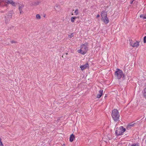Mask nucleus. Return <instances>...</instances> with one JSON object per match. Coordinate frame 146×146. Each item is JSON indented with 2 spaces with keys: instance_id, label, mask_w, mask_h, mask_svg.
I'll return each instance as SVG.
<instances>
[{
  "instance_id": "nucleus-1",
  "label": "nucleus",
  "mask_w": 146,
  "mask_h": 146,
  "mask_svg": "<svg viewBox=\"0 0 146 146\" xmlns=\"http://www.w3.org/2000/svg\"><path fill=\"white\" fill-rule=\"evenodd\" d=\"M88 50V47L87 44L82 45L80 46V49L78 50V52L82 54H85Z\"/></svg>"
},
{
  "instance_id": "nucleus-2",
  "label": "nucleus",
  "mask_w": 146,
  "mask_h": 146,
  "mask_svg": "<svg viewBox=\"0 0 146 146\" xmlns=\"http://www.w3.org/2000/svg\"><path fill=\"white\" fill-rule=\"evenodd\" d=\"M111 116L115 121H117L119 120V112L117 109H114L112 110Z\"/></svg>"
},
{
  "instance_id": "nucleus-3",
  "label": "nucleus",
  "mask_w": 146,
  "mask_h": 146,
  "mask_svg": "<svg viewBox=\"0 0 146 146\" xmlns=\"http://www.w3.org/2000/svg\"><path fill=\"white\" fill-rule=\"evenodd\" d=\"M125 131V128H123V126H121L119 128H116L115 133L116 135L119 136L122 135Z\"/></svg>"
},
{
  "instance_id": "nucleus-4",
  "label": "nucleus",
  "mask_w": 146,
  "mask_h": 146,
  "mask_svg": "<svg viewBox=\"0 0 146 146\" xmlns=\"http://www.w3.org/2000/svg\"><path fill=\"white\" fill-rule=\"evenodd\" d=\"M115 75L116 78L118 79H120L123 76H124L122 71L118 68L116 69V71L115 72Z\"/></svg>"
},
{
  "instance_id": "nucleus-5",
  "label": "nucleus",
  "mask_w": 146,
  "mask_h": 146,
  "mask_svg": "<svg viewBox=\"0 0 146 146\" xmlns=\"http://www.w3.org/2000/svg\"><path fill=\"white\" fill-rule=\"evenodd\" d=\"M12 15L11 13H9L7 14L6 16H5V23L6 24L9 23L10 19L12 18Z\"/></svg>"
},
{
  "instance_id": "nucleus-6",
  "label": "nucleus",
  "mask_w": 146,
  "mask_h": 146,
  "mask_svg": "<svg viewBox=\"0 0 146 146\" xmlns=\"http://www.w3.org/2000/svg\"><path fill=\"white\" fill-rule=\"evenodd\" d=\"M139 42L136 41L135 42H133L132 40L130 41L129 44L131 46L135 47H137L139 45Z\"/></svg>"
},
{
  "instance_id": "nucleus-7",
  "label": "nucleus",
  "mask_w": 146,
  "mask_h": 146,
  "mask_svg": "<svg viewBox=\"0 0 146 146\" xmlns=\"http://www.w3.org/2000/svg\"><path fill=\"white\" fill-rule=\"evenodd\" d=\"M89 67V64L88 63H87L84 65L81 66L80 67L81 68V70H83L85 69L88 68Z\"/></svg>"
},
{
  "instance_id": "nucleus-8",
  "label": "nucleus",
  "mask_w": 146,
  "mask_h": 146,
  "mask_svg": "<svg viewBox=\"0 0 146 146\" xmlns=\"http://www.w3.org/2000/svg\"><path fill=\"white\" fill-rule=\"evenodd\" d=\"M101 15L102 18L107 17V12L105 11H103L101 12Z\"/></svg>"
},
{
  "instance_id": "nucleus-9",
  "label": "nucleus",
  "mask_w": 146,
  "mask_h": 146,
  "mask_svg": "<svg viewBox=\"0 0 146 146\" xmlns=\"http://www.w3.org/2000/svg\"><path fill=\"white\" fill-rule=\"evenodd\" d=\"M106 24H108L109 21V19L107 17L102 18L101 19Z\"/></svg>"
},
{
  "instance_id": "nucleus-10",
  "label": "nucleus",
  "mask_w": 146,
  "mask_h": 146,
  "mask_svg": "<svg viewBox=\"0 0 146 146\" xmlns=\"http://www.w3.org/2000/svg\"><path fill=\"white\" fill-rule=\"evenodd\" d=\"M5 2L8 4H10L13 6H15V3L12 0H5Z\"/></svg>"
},
{
  "instance_id": "nucleus-11",
  "label": "nucleus",
  "mask_w": 146,
  "mask_h": 146,
  "mask_svg": "<svg viewBox=\"0 0 146 146\" xmlns=\"http://www.w3.org/2000/svg\"><path fill=\"white\" fill-rule=\"evenodd\" d=\"M103 90H100L99 91V94L97 95V97L98 98H100L101 97L103 94Z\"/></svg>"
},
{
  "instance_id": "nucleus-12",
  "label": "nucleus",
  "mask_w": 146,
  "mask_h": 146,
  "mask_svg": "<svg viewBox=\"0 0 146 146\" xmlns=\"http://www.w3.org/2000/svg\"><path fill=\"white\" fill-rule=\"evenodd\" d=\"M54 9L57 11H59L60 10V6L59 5H56L54 7Z\"/></svg>"
},
{
  "instance_id": "nucleus-13",
  "label": "nucleus",
  "mask_w": 146,
  "mask_h": 146,
  "mask_svg": "<svg viewBox=\"0 0 146 146\" xmlns=\"http://www.w3.org/2000/svg\"><path fill=\"white\" fill-rule=\"evenodd\" d=\"M75 138L74 135L72 134L70 136V141L71 142H72Z\"/></svg>"
},
{
  "instance_id": "nucleus-14",
  "label": "nucleus",
  "mask_w": 146,
  "mask_h": 146,
  "mask_svg": "<svg viewBox=\"0 0 146 146\" xmlns=\"http://www.w3.org/2000/svg\"><path fill=\"white\" fill-rule=\"evenodd\" d=\"M77 18V17H73L71 18V21L72 22H74L76 19Z\"/></svg>"
},
{
  "instance_id": "nucleus-15",
  "label": "nucleus",
  "mask_w": 146,
  "mask_h": 146,
  "mask_svg": "<svg viewBox=\"0 0 146 146\" xmlns=\"http://www.w3.org/2000/svg\"><path fill=\"white\" fill-rule=\"evenodd\" d=\"M140 17L143 18V19H146V15H144L141 14L139 16Z\"/></svg>"
},
{
  "instance_id": "nucleus-16",
  "label": "nucleus",
  "mask_w": 146,
  "mask_h": 146,
  "mask_svg": "<svg viewBox=\"0 0 146 146\" xmlns=\"http://www.w3.org/2000/svg\"><path fill=\"white\" fill-rule=\"evenodd\" d=\"M79 13V10L78 9H76L74 12V13L76 15H77Z\"/></svg>"
},
{
  "instance_id": "nucleus-17",
  "label": "nucleus",
  "mask_w": 146,
  "mask_h": 146,
  "mask_svg": "<svg viewBox=\"0 0 146 146\" xmlns=\"http://www.w3.org/2000/svg\"><path fill=\"white\" fill-rule=\"evenodd\" d=\"M36 17L37 19H41V17L39 14H37L36 15Z\"/></svg>"
},
{
  "instance_id": "nucleus-18",
  "label": "nucleus",
  "mask_w": 146,
  "mask_h": 146,
  "mask_svg": "<svg viewBox=\"0 0 146 146\" xmlns=\"http://www.w3.org/2000/svg\"><path fill=\"white\" fill-rule=\"evenodd\" d=\"M0 146H4L2 142L1 141V139L0 137Z\"/></svg>"
},
{
  "instance_id": "nucleus-19",
  "label": "nucleus",
  "mask_w": 146,
  "mask_h": 146,
  "mask_svg": "<svg viewBox=\"0 0 146 146\" xmlns=\"http://www.w3.org/2000/svg\"><path fill=\"white\" fill-rule=\"evenodd\" d=\"M73 36V33H71L70 35H68V37L70 38H71Z\"/></svg>"
},
{
  "instance_id": "nucleus-20",
  "label": "nucleus",
  "mask_w": 146,
  "mask_h": 146,
  "mask_svg": "<svg viewBox=\"0 0 146 146\" xmlns=\"http://www.w3.org/2000/svg\"><path fill=\"white\" fill-rule=\"evenodd\" d=\"M145 92L144 94V97L146 98V89H145L144 90Z\"/></svg>"
},
{
  "instance_id": "nucleus-21",
  "label": "nucleus",
  "mask_w": 146,
  "mask_h": 146,
  "mask_svg": "<svg viewBox=\"0 0 146 146\" xmlns=\"http://www.w3.org/2000/svg\"><path fill=\"white\" fill-rule=\"evenodd\" d=\"M23 6H21L20 5L19 6V10H22V8L23 7Z\"/></svg>"
},
{
  "instance_id": "nucleus-22",
  "label": "nucleus",
  "mask_w": 146,
  "mask_h": 146,
  "mask_svg": "<svg viewBox=\"0 0 146 146\" xmlns=\"http://www.w3.org/2000/svg\"><path fill=\"white\" fill-rule=\"evenodd\" d=\"M131 146H139V145L138 143H136L133 144Z\"/></svg>"
},
{
  "instance_id": "nucleus-23",
  "label": "nucleus",
  "mask_w": 146,
  "mask_h": 146,
  "mask_svg": "<svg viewBox=\"0 0 146 146\" xmlns=\"http://www.w3.org/2000/svg\"><path fill=\"white\" fill-rule=\"evenodd\" d=\"M143 40H144V43H146V36L144 37V38H143Z\"/></svg>"
},
{
  "instance_id": "nucleus-24",
  "label": "nucleus",
  "mask_w": 146,
  "mask_h": 146,
  "mask_svg": "<svg viewBox=\"0 0 146 146\" xmlns=\"http://www.w3.org/2000/svg\"><path fill=\"white\" fill-rule=\"evenodd\" d=\"M131 127L130 126V125L129 124L128 125H127V129H130L131 128Z\"/></svg>"
},
{
  "instance_id": "nucleus-25",
  "label": "nucleus",
  "mask_w": 146,
  "mask_h": 146,
  "mask_svg": "<svg viewBox=\"0 0 146 146\" xmlns=\"http://www.w3.org/2000/svg\"><path fill=\"white\" fill-rule=\"evenodd\" d=\"M129 125H130V126H131V127L133 126L134 124L131 123H130L129 124Z\"/></svg>"
},
{
  "instance_id": "nucleus-26",
  "label": "nucleus",
  "mask_w": 146,
  "mask_h": 146,
  "mask_svg": "<svg viewBox=\"0 0 146 146\" xmlns=\"http://www.w3.org/2000/svg\"><path fill=\"white\" fill-rule=\"evenodd\" d=\"M11 42L12 43H16L17 42L15 40H11Z\"/></svg>"
},
{
  "instance_id": "nucleus-27",
  "label": "nucleus",
  "mask_w": 146,
  "mask_h": 146,
  "mask_svg": "<svg viewBox=\"0 0 146 146\" xmlns=\"http://www.w3.org/2000/svg\"><path fill=\"white\" fill-rule=\"evenodd\" d=\"M100 17V15L99 14H98L97 16H96V17L97 18H98L99 17Z\"/></svg>"
},
{
  "instance_id": "nucleus-28",
  "label": "nucleus",
  "mask_w": 146,
  "mask_h": 146,
  "mask_svg": "<svg viewBox=\"0 0 146 146\" xmlns=\"http://www.w3.org/2000/svg\"><path fill=\"white\" fill-rule=\"evenodd\" d=\"M133 0H132V1H130V3L131 4H132V3H133Z\"/></svg>"
},
{
  "instance_id": "nucleus-29",
  "label": "nucleus",
  "mask_w": 146,
  "mask_h": 146,
  "mask_svg": "<svg viewBox=\"0 0 146 146\" xmlns=\"http://www.w3.org/2000/svg\"><path fill=\"white\" fill-rule=\"evenodd\" d=\"M20 13H21L22 12V10H19Z\"/></svg>"
},
{
  "instance_id": "nucleus-30",
  "label": "nucleus",
  "mask_w": 146,
  "mask_h": 146,
  "mask_svg": "<svg viewBox=\"0 0 146 146\" xmlns=\"http://www.w3.org/2000/svg\"><path fill=\"white\" fill-rule=\"evenodd\" d=\"M39 3H39V2H38V3H37V5H38V4Z\"/></svg>"
},
{
  "instance_id": "nucleus-31",
  "label": "nucleus",
  "mask_w": 146,
  "mask_h": 146,
  "mask_svg": "<svg viewBox=\"0 0 146 146\" xmlns=\"http://www.w3.org/2000/svg\"><path fill=\"white\" fill-rule=\"evenodd\" d=\"M68 54V53H66V55H67Z\"/></svg>"
},
{
  "instance_id": "nucleus-32",
  "label": "nucleus",
  "mask_w": 146,
  "mask_h": 146,
  "mask_svg": "<svg viewBox=\"0 0 146 146\" xmlns=\"http://www.w3.org/2000/svg\"><path fill=\"white\" fill-rule=\"evenodd\" d=\"M133 1H134L135 0H133Z\"/></svg>"
}]
</instances>
